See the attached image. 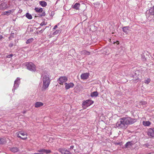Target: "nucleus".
<instances>
[{"instance_id":"f257e3e1","label":"nucleus","mask_w":154,"mask_h":154,"mask_svg":"<svg viewBox=\"0 0 154 154\" xmlns=\"http://www.w3.org/2000/svg\"><path fill=\"white\" fill-rule=\"evenodd\" d=\"M137 121V119L130 117H124L120 119L116 124V126L119 128L125 129L130 125H132Z\"/></svg>"},{"instance_id":"f03ea898","label":"nucleus","mask_w":154,"mask_h":154,"mask_svg":"<svg viewBox=\"0 0 154 154\" xmlns=\"http://www.w3.org/2000/svg\"><path fill=\"white\" fill-rule=\"evenodd\" d=\"M50 74L48 72H44L42 76L43 83L42 90H45L49 87L50 83L51 80L50 79Z\"/></svg>"},{"instance_id":"7ed1b4c3","label":"nucleus","mask_w":154,"mask_h":154,"mask_svg":"<svg viewBox=\"0 0 154 154\" xmlns=\"http://www.w3.org/2000/svg\"><path fill=\"white\" fill-rule=\"evenodd\" d=\"M94 102L91 100H88L84 101L82 103V107L84 109H86L88 107L90 106Z\"/></svg>"},{"instance_id":"20e7f679","label":"nucleus","mask_w":154,"mask_h":154,"mask_svg":"<svg viewBox=\"0 0 154 154\" xmlns=\"http://www.w3.org/2000/svg\"><path fill=\"white\" fill-rule=\"evenodd\" d=\"M27 69L29 70L35 72L36 71V66L35 65L32 63H27L26 65Z\"/></svg>"},{"instance_id":"39448f33","label":"nucleus","mask_w":154,"mask_h":154,"mask_svg":"<svg viewBox=\"0 0 154 154\" xmlns=\"http://www.w3.org/2000/svg\"><path fill=\"white\" fill-rule=\"evenodd\" d=\"M9 2H3L0 3V9H5L9 7Z\"/></svg>"},{"instance_id":"423d86ee","label":"nucleus","mask_w":154,"mask_h":154,"mask_svg":"<svg viewBox=\"0 0 154 154\" xmlns=\"http://www.w3.org/2000/svg\"><path fill=\"white\" fill-rule=\"evenodd\" d=\"M34 10L37 13H41V14H39L38 16L39 17H44L45 15V12L44 11L43 12V9L42 8H35Z\"/></svg>"},{"instance_id":"0eeeda50","label":"nucleus","mask_w":154,"mask_h":154,"mask_svg":"<svg viewBox=\"0 0 154 154\" xmlns=\"http://www.w3.org/2000/svg\"><path fill=\"white\" fill-rule=\"evenodd\" d=\"M154 15V5L152 8H151L146 12V16L147 17H149L150 15Z\"/></svg>"},{"instance_id":"6e6552de","label":"nucleus","mask_w":154,"mask_h":154,"mask_svg":"<svg viewBox=\"0 0 154 154\" xmlns=\"http://www.w3.org/2000/svg\"><path fill=\"white\" fill-rule=\"evenodd\" d=\"M68 80L66 76H61L60 77L58 80L59 83L60 85H63V83L66 82Z\"/></svg>"},{"instance_id":"1a4fd4ad","label":"nucleus","mask_w":154,"mask_h":154,"mask_svg":"<svg viewBox=\"0 0 154 154\" xmlns=\"http://www.w3.org/2000/svg\"><path fill=\"white\" fill-rule=\"evenodd\" d=\"M58 151L62 154H72L71 152L65 148H59L58 149Z\"/></svg>"},{"instance_id":"9d476101","label":"nucleus","mask_w":154,"mask_h":154,"mask_svg":"<svg viewBox=\"0 0 154 154\" xmlns=\"http://www.w3.org/2000/svg\"><path fill=\"white\" fill-rule=\"evenodd\" d=\"M65 85V88L66 90H68L70 88H72L74 86V84L72 82L69 83H66Z\"/></svg>"},{"instance_id":"9b49d317","label":"nucleus","mask_w":154,"mask_h":154,"mask_svg":"<svg viewBox=\"0 0 154 154\" xmlns=\"http://www.w3.org/2000/svg\"><path fill=\"white\" fill-rule=\"evenodd\" d=\"M89 75V73L88 72L82 73L81 75V79L83 80L86 79L88 78Z\"/></svg>"},{"instance_id":"f8f14e48","label":"nucleus","mask_w":154,"mask_h":154,"mask_svg":"<svg viewBox=\"0 0 154 154\" xmlns=\"http://www.w3.org/2000/svg\"><path fill=\"white\" fill-rule=\"evenodd\" d=\"M148 135L149 136L154 137V128H149L148 131Z\"/></svg>"},{"instance_id":"ddd939ff","label":"nucleus","mask_w":154,"mask_h":154,"mask_svg":"<svg viewBox=\"0 0 154 154\" xmlns=\"http://www.w3.org/2000/svg\"><path fill=\"white\" fill-rule=\"evenodd\" d=\"M20 79L19 78H17L14 82V88L15 87L17 88L18 86L19 85L20 83Z\"/></svg>"},{"instance_id":"4468645a","label":"nucleus","mask_w":154,"mask_h":154,"mask_svg":"<svg viewBox=\"0 0 154 154\" xmlns=\"http://www.w3.org/2000/svg\"><path fill=\"white\" fill-rule=\"evenodd\" d=\"M14 11V9H12L7 11H6L3 13V14L4 15H9L11 14H12Z\"/></svg>"},{"instance_id":"2eb2a0df","label":"nucleus","mask_w":154,"mask_h":154,"mask_svg":"<svg viewBox=\"0 0 154 154\" xmlns=\"http://www.w3.org/2000/svg\"><path fill=\"white\" fill-rule=\"evenodd\" d=\"M80 5L79 3H76L74 5L72 6V7L73 8L76 10H79L80 7Z\"/></svg>"},{"instance_id":"dca6fc26","label":"nucleus","mask_w":154,"mask_h":154,"mask_svg":"<svg viewBox=\"0 0 154 154\" xmlns=\"http://www.w3.org/2000/svg\"><path fill=\"white\" fill-rule=\"evenodd\" d=\"M129 26H126L122 28V30L123 32L126 34H128L129 31Z\"/></svg>"},{"instance_id":"f3484780","label":"nucleus","mask_w":154,"mask_h":154,"mask_svg":"<svg viewBox=\"0 0 154 154\" xmlns=\"http://www.w3.org/2000/svg\"><path fill=\"white\" fill-rule=\"evenodd\" d=\"M43 105V103L40 102H37L35 103V107L36 108L40 107Z\"/></svg>"},{"instance_id":"a211bd4d","label":"nucleus","mask_w":154,"mask_h":154,"mask_svg":"<svg viewBox=\"0 0 154 154\" xmlns=\"http://www.w3.org/2000/svg\"><path fill=\"white\" fill-rule=\"evenodd\" d=\"M151 124V122L149 121H143V125L145 126H149Z\"/></svg>"},{"instance_id":"6ab92c4d","label":"nucleus","mask_w":154,"mask_h":154,"mask_svg":"<svg viewBox=\"0 0 154 154\" xmlns=\"http://www.w3.org/2000/svg\"><path fill=\"white\" fill-rule=\"evenodd\" d=\"M81 54L82 55H89L90 54V52L85 50L81 52Z\"/></svg>"},{"instance_id":"aec40b11","label":"nucleus","mask_w":154,"mask_h":154,"mask_svg":"<svg viewBox=\"0 0 154 154\" xmlns=\"http://www.w3.org/2000/svg\"><path fill=\"white\" fill-rule=\"evenodd\" d=\"M98 95V93L97 91H94L92 92L91 94V96L92 97H96Z\"/></svg>"},{"instance_id":"412c9836","label":"nucleus","mask_w":154,"mask_h":154,"mask_svg":"<svg viewBox=\"0 0 154 154\" xmlns=\"http://www.w3.org/2000/svg\"><path fill=\"white\" fill-rule=\"evenodd\" d=\"M7 142L6 139L1 138L0 139V145L5 143Z\"/></svg>"},{"instance_id":"4be33fe9","label":"nucleus","mask_w":154,"mask_h":154,"mask_svg":"<svg viewBox=\"0 0 154 154\" xmlns=\"http://www.w3.org/2000/svg\"><path fill=\"white\" fill-rule=\"evenodd\" d=\"M39 4L41 6L43 7L46 6L47 5L46 2L44 1L40 2Z\"/></svg>"},{"instance_id":"5701e85b","label":"nucleus","mask_w":154,"mask_h":154,"mask_svg":"<svg viewBox=\"0 0 154 154\" xmlns=\"http://www.w3.org/2000/svg\"><path fill=\"white\" fill-rule=\"evenodd\" d=\"M39 151L46 153V154L50 153L51 152V151L50 150L47 149H42L40 150Z\"/></svg>"},{"instance_id":"b1692460","label":"nucleus","mask_w":154,"mask_h":154,"mask_svg":"<svg viewBox=\"0 0 154 154\" xmlns=\"http://www.w3.org/2000/svg\"><path fill=\"white\" fill-rule=\"evenodd\" d=\"M10 150L12 152H15L18 151V149L16 147H14L11 148Z\"/></svg>"},{"instance_id":"393cba45","label":"nucleus","mask_w":154,"mask_h":154,"mask_svg":"<svg viewBox=\"0 0 154 154\" xmlns=\"http://www.w3.org/2000/svg\"><path fill=\"white\" fill-rule=\"evenodd\" d=\"M26 17L29 19H32V16L29 13H27L26 14Z\"/></svg>"},{"instance_id":"a878e982","label":"nucleus","mask_w":154,"mask_h":154,"mask_svg":"<svg viewBox=\"0 0 154 154\" xmlns=\"http://www.w3.org/2000/svg\"><path fill=\"white\" fill-rule=\"evenodd\" d=\"M33 40L34 39L32 38H29L26 41V43L27 44H29L32 42Z\"/></svg>"},{"instance_id":"bb28decb","label":"nucleus","mask_w":154,"mask_h":154,"mask_svg":"<svg viewBox=\"0 0 154 154\" xmlns=\"http://www.w3.org/2000/svg\"><path fill=\"white\" fill-rule=\"evenodd\" d=\"M20 134L23 136H27V134L26 132H24L23 131H20L19 132Z\"/></svg>"},{"instance_id":"cd10ccee","label":"nucleus","mask_w":154,"mask_h":154,"mask_svg":"<svg viewBox=\"0 0 154 154\" xmlns=\"http://www.w3.org/2000/svg\"><path fill=\"white\" fill-rule=\"evenodd\" d=\"M16 134H17V137H19L20 138H21V139L23 140H25L26 139H27V137H25V138H22V137L20 135V134L19 133V132H17L16 133Z\"/></svg>"},{"instance_id":"c85d7f7f","label":"nucleus","mask_w":154,"mask_h":154,"mask_svg":"<svg viewBox=\"0 0 154 154\" xmlns=\"http://www.w3.org/2000/svg\"><path fill=\"white\" fill-rule=\"evenodd\" d=\"M132 143L131 142H127L125 144V146L127 147L129 146H131L132 145Z\"/></svg>"},{"instance_id":"c756f323","label":"nucleus","mask_w":154,"mask_h":154,"mask_svg":"<svg viewBox=\"0 0 154 154\" xmlns=\"http://www.w3.org/2000/svg\"><path fill=\"white\" fill-rule=\"evenodd\" d=\"M47 23V22L45 20H43L40 24V25L43 26L44 25H46Z\"/></svg>"},{"instance_id":"7c9ffc66","label":"nucleus","mask_w":154,"mask_h":154,"mask_svg":"<svg viewBox=\"0 0 154 154\" xmlns=\"http://www.w3.org/2000/svg\"><path fill=\"white\" fill-rule=\"evenodd\" d=\"M140 105H142L143 106H145L147 104V102L145 101H141L140 102Z\"/></svg>"},{"instance_id":"2f4dec72","label":"nucleus","mask_w":154,"mask_h":154,"mask_svg":"<svg viewBox=\"0 0 154 154\" xmlns=\"http://www.w3.org/2000/svg\"><path fill=\"white\" fill-rule=\"evenodd\" d=\"M150 79L149 78H148L147 79L145 80L144 83L146 84H148L150 82Z\"/></svg>"},{"instance_id":"473e14b6","label":"nucleus","mask_w":154,"mask_h":154,"mask_svg":"<svg viewBox=\"0 0 154 154\" xmlns=\"http://www.w3.org/2000/svg\"><path fill=\"white\" fill-rule=\"evenodd\" d=\"M61 31L60 30H57L54 32V35H57Z\"/></svg>"},{"instance_id":"72a5a7b5","label":"nucleus","mask_w":154,"mask_h":154,"mask_svg":"<svg viewBox=\"0 0 154 154\" xmlns=\"http://www.w3.org/2000/svg\"><path fill=\"white\" fill-rule=\"evenodd\" d=\"M55 140V138L53 137H50L49 139V141L50 142H52L53 141Z\"/></svg>"},{"instance_id":"f704fd0d","label":"nucleus","mask_w":154,"mask_h":154,"mask_svg":"<svg viewBox=\"0 0 154 154\" xmlns=\"http://www.w3.org/2000/svg\"><path fill=\"white\" fill-rule=\"evenodd\" d=\"M13 56V55L12 54H11L9 55H8L6 56L7 58H11Z\"/></svg>"},{"instance_id":"c9c22d12","label":"nucleus","mask_w":154,"mask_h":154,"mask_svg":"<svg viewBox=\"0 0 154 154\" xmlns=\"http://www.w3.org/2000/svg\"><path fill=\"white\" fill-rule=\"evenodd\" d=\"M13 45H14L13 43H10L9 44V46L10 47H12L13 46Z\"/></svg>"},{"instance_id":"e433bc0d","label":"nucleus","mask_w":154,"mask_h":154,"mask_svg":"<svg viewBox=\"0 0 154 154\" xmlns=\"http://www.w3.org/2000/svg\"><path fill=\"white\" fill-rule=\"evenodd\" d=\"M57 27V25H56L55 26H54V28H53V29H55Z\"/></svg>"},{"instance_id":"4c0bfd02","label":"nucleus","mask_w":154,"mask_h":154,"mask_svg":"<svg viewBox=\"0 0 154 154\" xmlns=\"http://www.w3.org/2000/svg\"><path fill=\"white\" fill-rule=\"evenodd\" d=\"M74 148V146H70V148H69V149H73V148Z\"/></svg>"},{"instance_id":"58836bf2","label":"nucleus","mask_w":154,"mask_h":154,"mask_svg":"<svg viewBox=\"0 0 154 154\" xmlns=\"http://www.w3.org/2000/svg\"><path fill=\"white\" fill-rule=\"evenodd\" d=\"M2 38H3V37L2 35H0V40H1Z\"/></svg>"},{"instance_id":"ea45409f","label":"nucleus","mask_w":154,"mask_h":154,"mask_svg":"<svg viewBox=\"0 0 154 154\" xmlns=\"http://www.w3.org/2000/svg\"><path fill=\"white\" fill-rule=\"evenodd\" d=\"M117 42H118L117 44L118 45L119 44V41H117Z\"/></svg>"}]
</instances>
